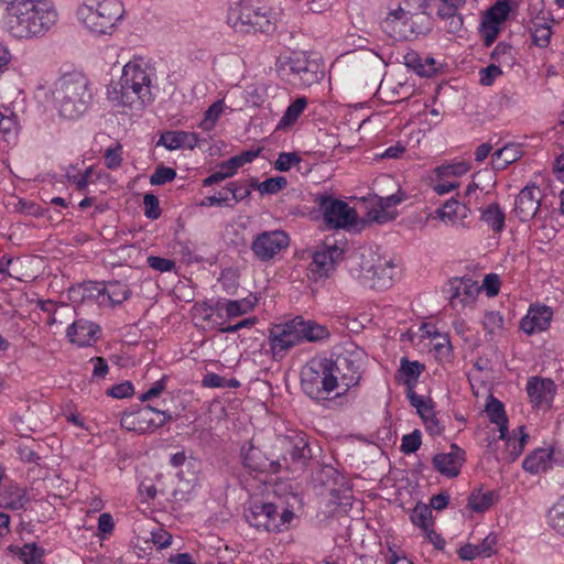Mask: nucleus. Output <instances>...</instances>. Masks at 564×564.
<instances>
[{"label":"nucleus","instance_id":"obj_1","mask_svg":"<svg viewBox=\"0 0 564 564\" xmlns=\"http://www.w3.org/2000/svg\"><path fill=\"white\" fill-rule=\"evenodd\" d=\"M57 13L45 0H24L6 8L3 28L14 39L41 36L56 22Z\"/></svg>","mask_w":564,"mask_h":564},{"label":"nucleus","instance_id":"obj_2","mask_svg":"<svg viewBox=\"0 0 564 564\" xmlns=\"http://www.w3.org/2000/svg\"><path fill=\"white\" fill-rule=\"evenodd\" d=\"M153 69L141 61H130L119 82L108 88V98L117 106L142 109L154 99L152 94Z\"/></svg>","mask_w":564,"mask_h":564},{"label":"nucleus","instance_id":"obj_3","mask_svg":"<svg viewBox=\"0 0 564 564\" xmlns=\"http://www.w3.org/2000/svg\"><path fill=\"white\" fill-rule=\"evenodd\" d=\"M50 98L59 117L74 120L87 111L93 91L85 75L66 73L53 83Z\"/></svg>","mask_w":564,"mask_h":564},{"label":"nucleus","instance_id":"obj_4","mask_svg":"<svg viewBox=\"0 0 564 564\" xmlns=\"http://www.w3.org/2000/svg\"><path fill=\"white\" fill-rule=\"evenodd\" d=\"M329 336L326 327L301 316L273 325L269 330V347L274 360L282 359L286 352L304 341H318Z\"/></svg>","mask_w":564,"mask_h":564},{"label":"nucleus","instance_id":"obj_5","mask_svg":"<svg viewBox=\"0 0 564 564\" xmlns=\"http://www.w3.org/2000/svg\"><path fill=\"white\" fill-rule=\"evenodd\" d=\"M279 14L252 0H239L230 6L227 23L240 33H272Z\"/></svg>","mask_w":564,"mask_h":564},{"label":"nucleus","instance_id":"obj_6","mask_svg":"<svg viewBox=\"0 0 564 564\" xmlns=\"http://www.w3.org/2000/svg\"><path fill=\"white\" fill-rule=\"evenodd\" d=\"M123 13L124 9L119 0H101L96 6L84 3L77 10L78 19L97 34L110 33Z\"/></svg>","mask_w":564,"mask_h":564},{"label":"nucleus","instance_id":"obj_7","mask_svg":"<svg viewBox=\"0 0 564 564\" xmlns=\"http://www.w3.org/2000/svg\"><path fill=\"white\" fill-rule=\"evenodd\" d=\"M301 387L307 397L321 401L335 391L337 381L325 359L312 360L301 371Z\"/></svg>","mask_w":564,"mask_h":564},{"label":"nucleus","instance_id":"obj_8","mask_svg":"<svg viewBox=\"0 0 564 564\" xmlns=\"http://www.w3.org/2000/svg\"><path fill=\"white\" fill-rule=\"evenodd\" d=\"M243 517L257 530L282 532L288 530L294 518V512L290 509H283L279 513L276 506L271 502H250L245 508Z\"/></svg>","mask_w":564,"mask_h":564},{"label":"nucleus","instance_id":"obj_9","mask_svg":"<svg viewBox=\"0 0 564 564\" xmlns=\"http://www.w3.org/2000/svg\"><path fill=\"white\" fill-rule=\"evenodd\" d=\"M360 272L372 289L386 290L392 285L397 265L392 258L367 249L360 254Z\"/></svg>","mask_w":564,"mask_h":564},{"label":"nucleus","instance_id":"obj_10","mask_svg":"<svg viewBox=\"0 0 564 564\" xmlns=\"http://www.w3.org/2000/svg\"><path fill=\"white\" fill-rule=\"evenodd\" d=\"M324 359L329 371L336 378L337 388L343 387V390L346 391L359 383L365 360L364 350L345 348L336 355L335 359Z\"/></svg>","mask_w":564,"mask_h":564},{"label":"nucleus","instance_id":"obj_11","mask_svg":"<svg viewBox=\"0 0 564 564\" xmlns=\"http://www.w3.org/2000/svg\"><path fill=\"white\" fill-rule=\"evenodd\" d=\"M170 419L167 412L151 405H132L122 413L120 424L127 431L143 434L163 426Z\"/></svg>","mask_w":564,"mask_h":564},{"label":"nucleus","instance_id":"obj_12","mask_svg":"<svg viewBox=\"0 0 564 564\" xmlns=\"http://www.w3.org/2000/svg\"><path fill=\"white\" fill-rule=\"evenodd\" d=\"M314 203L322 213L327 228H348L357 223L356 210L341 199H337L327 194H317L314 198Z\"/></svg>","mask_w":564,"mask_h":564},{"label":"nucleus","instance_id":"obj_13","mask_svg":"<svg viewBox=\"0 0 564 564\" xmlns=\"http://www.w3.org/2000/svg\"><path fill=\"white\" fill-rule=\"evenodd\" d=\"M343 258L344 249L336 242H323L316 248L312 256V261L308 267L312 276L315 280L330 276Z\"/></svg>","mask_w":564,"mask_h":564},{"label":"nucleus","instance_id":"obj_14","mask_svg":"<svg viewBox=\"0 0 564 564\" xmlns=\"http://www.w3.org/2000/svg\"><path fill=\"white\" fill-rule=\"evenodd\" d=\"M290 245V237L284 230H267L254 236L251 251L254 258L261 262L272 260Z\"/></svg>","mask_w":564,"mask_h":564},{"label":"nucleus","instance_id":"obj_15","mask_svg":"<svg viewBox=\"0 0 564 564\" xmlns=\"http://www.w3.org/2000/svg\"><path fill=\"white\" fill-rule=\"evenodd\" d=\"M480 291L481 286L468 276L453 278L448 280L444 288V292L448 296L449 305L457 311L473 305Z\"/></svg>","mask_w":564,"mask_h":564},{"label":"nucleus","instance_id":"obj_16","mask_svg":"<svg viewBox=\"0 0 564 564\" xmlns=\"http://www.w3.org/2000/svg\"><path fill=\"white\" fill-rule=\"evenodd\" d=\"M240 454L243 466L251 471H270L275 474L283 468H289L286 456L270 459L259 447L254 446L251 441L242 445Z\"/></svg>","mask_w":564,"mask_h":564},{"label":"nucleus","instance_id":"obj_17","mask_svg":"<svg viewBox=\"0 0 564 564\" xmlns=\"http://www.w3.org/2000/svg\"><path fill=\"white\" fill-rule=\"evenodd\" d=\"M278 443L285 452L282 456L288 457L290 470L302 469L312 456L308 443L302 434L281 436Z\"/></svg>","mask_w":564,"mask_h":564},{"label":"nucleus","instance_id":"obj_18","mask_svg":"<svg viewBox=\"0 0 564 564\" xmlns=\"http://www.w3.org/2000/svg\"><path fill=\"white\" fill-rule=\"evenodd\" d=\"M541 189L533 185H528L520 191L514 203V215L520 221H528L532 219L540 207Z\"/></svg>","mask_w":564,"mask_h":564},{"label":"nucleus","instance_id":"obj_19","mask_svg":"<svg viewBox=\"0 0 564 564\" xmlns=\"http://www.w3.org/2000/svg\"><path fill=\"white\" fill-rule=\"evenodd\" d=\"M289 65L291 74L304 86H312L324 76L322 65L305 56L291 58Z\"/></svg>","mask_w":564,"mask_h":564},{"label":"nucleus","instance_id":"obj_20","mask_svg":"<svg viewBox=\"0 0 564 564\" xmlns=\"http://www.w3.org/2000/svg\"><path fill=\"white\" fill-rule=\"evenodd\" d=\"M555 390L554 382L547 378L531 377L527 382V393L534 406H550Z\"/></svg>","mask_w":564,"mask_h":564},{"label":"nucleus","instance_id":"obj_21","mask_svg":"<svg viewBox=\"0 0 564 564\" xmlns=\"http://www.w3.org/2000/svg\"><path fill=\"white\" fill-rule=\"evenodd\" d=\"M465 462V452L457 445H451V452L440 453L433 457L434 468L448 478L456 477Z\"/></svg>","mask_w":564,"mask_h":564},{"label":"nucleus","instance_id":"obj_22","mask_svg":"<svg viewBox=\"0 0 564 564\" xmlns=\"http://www.w3.org/2000/svg\"><path fill=\"white\" fill-rule=\"evenodd\" d=\"M553 312L546 305H532L521 321V329L532 335L545 330L550 326Z\"/></svg>","mask_w":564,"mask_h":564},{"label":"nucleus","instance_id":"obj_23","mask_svg":"<svg viewBox=\"0 0 564 564\" xmlns=\"http://www.w3.org/2000/svg\"><path fill=\"white\" fill-rule=\"evenodd\" d=\"M98 332L99 327L96 324L79 319L68 326L66 336L70 343L85 347L91 344Z\"/></svg>","mask_w":564,"mask_h":564},{"label":"nucleus","instance_id":"obj_24","mask_svg":"<svg viewBox=\"0 0 564 564\" xmlns=\"http://www.w3.org/2000/svg\"><path fill=\"white\" fill-rule=\"evenodd\" d=\"M69 299L73 302H97L104 304V283L86 281L69 289Z\"/></svg>","mask_w":564,"mask_h":564},{"label":"nucleus","instance_id":"obj_25","mask_svg":"<svg viewBox=\"0 0 564 564\" xmlns=\"http://www.w3.org/2000/svg\"><path fill=\"white\" fill-rule=\"evenodd\" d=\"M198 134L187 131H167L161 134L158 145L173 151L182 148L193 150L198 145Z\"/></svg>","mask_w":564,"mask_h":564},{"label":"nucleus","instance_id":"obj_26","mask_svg":"<svg viewBox=\"0 0 564 564\" xmlns=\"http://www.w3.org/2000/svg\"><path fill=\"white\" fill-rule=\"evenodd\" d=\"M257 299L227 300L219 299L214 305V310L219 316L225 315L228 318L238 317L252 311Z\"/></svg>","mask_w":564,"mask_h":564},{"label":"nucleus","instance_id":"obj_27","mask_svg":"<svg viewBox=\"0 0 564 564\" xmlns=\"http://www.w3.org/2000/svg\"><path fill=\"white\" fill-rule=\"evenodd\" d=\"M29 500L26 489L17 485H9L0 492L1 508L10 510L25 509Z\"/></svg>","mask_w":564,"mask_h":564},{"label":"nucleus","instance_id":"obj_28","mask_svg":"<svg viewBox=\"0 0 564 564\" xmlns=\"http://www.w3.org/2000/svg\"><path fill=\"white\" fill-rule=\"evenodd\" d=\"M552 451L547 448H538L528 455L522 467L530 474L544 473L552 466Z\"/></svg>","mask_w":564,"mask_h":564},{"label":"nucleus","instance_id":"obj_29","mask_svg":"<svg viewBox=\"0 0 564 564\" xmlns=\"http://www.w3.org/2000/svg\"><path fill=\"white\" fill-rule=\"evenodd\" d=\"M523 152L519 145L508 144L497 150L491 158L492 169L496 171H502L510 164L521 159Z\"/></svg>","mask_w":564,"mask_h":564},{"label":"nucleus","instance_id":"obj_30","mask_svg":"<svg viewBox=\"0 0 564 564\" xmlns=\"http://www.w3.org/2000/svg\"><path fill=\"white\" fill-rule=\"evenodd\" d=\"M424 370V365L419 361H410L406 358L401 359L400 369L398 370L399 380L405 384L409 390L416 384L420 375Z\"/></svg>","mask_w":564,"mask_h":564},{"label":"nucleus","instance_id":"obj_31","mask_svg":"<svg viewBox=\"0 0 564 564\" xmlns=\"http://www.w3.org/2000/svg\"><path fill=\"white\" fill-rule=\"evenodd\" d=\"M487 415L491 423L499 426V438L506 440L508 434V419L506 416L503 404L496 399H491L486 406Z\"/></svg>","mask_w":564,"mask_h":564},{"label":"nucleus","instance_id":"obj_32","mask_svg":"<svg viewBox=\"0 0 564 564\" xmlns=\"http://www.w3.org/2000/svg\"><path fill=\"white\" fill-rule=\"evenodd\" d=\"M480 219L495 232H501L505 228L506 215L497 203H492L482 209Z\"/></svg>","mask_w":564,"mask_h":564},{"label":"nucleus","instance_id":"obj_33","mask_svg":"<svg viewBox=\"0 0 564 564\" xmlns=\"http://www.w3.org/2000/svg\"><path fill=\"white\" fill-rule=\"evenodd\" d=\"M498 496L492 490H474L469 498L467 507L475 512H485L496 502Z\"/></svg>","mask_w":564,"mask_h":564},{"label":"nucleus","instance_id":"obj_34","mask_svg":"<svg viewBox=\"0 0 564 564\" xmlns=\"http://www.w3.org/2000/svg\"><path fill=\"white\" fill-rule=\"evenodd\" d=\"M404 64L412 68L417 75L423 77H430L435 73L434 59H423L415 52H409L404 55Z\"/></svg>","mask_w":564,"mask_h":564},{"label":"nucleus","instance_id":"obj_35","mask_svg":"<svg viewBox=\"0 0 564 564\" xmlns=\"http://www.w3.org/2000/svg\"><path fill=\"white\" fill-rule=\"evenodd\" d=\"M307 107L306 97L296 98L285 110L276 124V130H283L293 126Z\"/></svg>","mask_w":564,"mask_h":564},{"label":"nucleus","instance_id":"obj_36","mask_svg":"<svg viewBox=\"0 0 564 564\" xmlns=\"http://www.w3.org/2000/svg\"><path fill=\"white\" fill-rule=\"evenodd\" d=\"M130 289L127 284L119 281L109 282L104 284V302L108 300L111 305H119L130 296Z\"/></svg>","mask_w":564,"mask_h":564},{"label":"nucleus","instance_id":"obj_37","mask_svg":"<svg viewBox=\"0 0 564 564\" xmlns=\"http://www.w3.org/2000/svg\"><path fill=\"white\" fill-rule=\"evenodd\" d=\"M408 18V12L399 7L388 13L387 18L381 22V29L395 40L406 39L405 35L395 31V22Z\"/></svg>","mask_w":564,"mask_h":564},{"label":"nucleus","instance_id":"obj_38","mask_svg":"<svg viewBox=\"0 0 564 564\" xmlns=\"http://www.w3.org/2000/svg\"><path fill=\"white\" fill-rule=\"evenodd\" d=\"M410 518L412 523L423 531H429L433 527L432 509L424 503H417L412 510Z\"/></svg>","mask_w":564,"mask_h":564},{"label":"nucleus","instance_id":"obj_39","mask_svg":"<svg viewBox=\"0 0 564 564\" xmlns=\"http://www.w3.org/2000/svg\"><path fill=\"white\" fill-rule=\"evenodd\" d=\"M470 170V165L465 161H459L455 163L442 164L434 169L435 175L445 180L448 177H459L466 174Z\"/></svg>","mask_w":564,"mask_h":564},{"label":"nucleus","instance_id":"obj_40","mask_svg":"<svg viewBox=\"0 0 564 564\" xmlns=\"http://www.w3.org/2000/svg\"><path fill=\"white\" fill-rule=\"evenodd\" d=\"M14 553L25 564H40L43 557V550L35 543L17 546Z\"/></svg>","mask_w":564,"mask_h":564},{"label":"nucleus","instance_id":"obj_41","mask_svg":"<svg viewBox=\"0 0 564 564\" xmlns=\"http://www.w3.org/2000/svg\"><path fill=\"white\" fill-rule=\"evenodd\" d=\"M510 13V6L506 0H499L491 6L484 14V19L495 24H502Z\"/></svg>","mask_w":564,"mask_h":564},{"label":"nucleus","instance_id":"obj_42","mask_svg":"<svg viewBox=\"0 0 564 564\" xmlns=\"http://www.w3.org/2000/svg\"><path fill=\"white\" fill-rule=\"evenodd\" d=\"M19 131L18 117L14 113L6 115L0 111V134L4 140L10 141Z\"/></svg>","mask_w":564,"mask_h":564},{"label":"nucleus","instance_id":"obj_43","mask_svg":"<svg viewBox=\"0 0 564 564\" xmlns=\"http://www.w3.org/2000/svg\"><path fill=\"white\" fill-rule=\"evenodd\" d=\"M223 111H224V101L223 100L215 101L205 111L204 119L202 120L199 127L205 131L213 130Z\"/></svg>","mask_w":564,"mask_h":564},{"label":"nucleus","instance_id":"obj_44","mask_svg":"<svg viewBox=\"0 0 564 564\" xmlns=\"http://www.w3.org/2000/svg\"><path fill=\"white\" fill-rule=\"evenodd\" d=\"M288 184V181L283 176L270 177L263 182H253L252 186L256 187L261 194H276Z\"/></svg>","mask_w":564,"mask_h":564},{"label":"nucleus","instance_id":"obj_45","mask_svg":"<svg viewBox=\"0 0 564 564\" xmlns=\"http://www.w3.org/2000/svg\"><path fill=\"white\" fill-rule=\"evenodd\" d=\"M552 35L551 26L544 22H534L532 31L533 43L539 47H546Z\"/></svg>","mask_w":564,"mask_h":564},{"label":"nucleus","instance_id":"obj_46","mask_svg":"<svg viewBox=\"0 0 564 564\" xmlns=\"http://www.w3.org/2000/svg\"><path fill=\"white\" fill-rule=\"evenodd\" d=\"M490 56L499 64H505L507 66H511L514 62L512 46L505 42H499L491 52Z\"/></svg>","mask_w":564,"mask_h":564},{"label":"nucleus","instance_id":"obj_47","mask_svg":"<svg viewBox=\"0 0 564 564\" xmlns=\"http://www.w3.org/2000/svg\"><path fill=\"white\" fill-rule=\"evenodd\" d=\"M460 209V204L456 199H448L441 208L436 210L437 217L443 221L448 220L451 223H455L458 217Z\"/></svg>","mask_w":564,"mask_h":564},{"label":"nucleus","instance_id":"obj_48","mask_svg":"<svg viewBox=\"0 0 564 564\" xmlns=\"http://www.w3.org/2000/svg\"><path fill=\"white\" fill-rule=\"evenodd\" d=\"M549 519L551 525L564 535V498H561L550 510Z\"/></svg>","mask_w":564,"mask_h":564},{"label":"nucleus","instance_id":"obj_49","mask_svg":"<svg viewBox=\"0 0 564 564\" xmlns=\"http://www.w3.org/2000/svg\"><path fill=\"white\" fill-rule=\"evenodd\" d=\"M500 24H495L482 18L480 32L486 47H490L494 44L500 33Z\"/></svg>","mask_w":564,"mask_h":564},{"label":"nucleus","instance_id":"obj_50","mask_svg":"<svg viewBox=\"0 0 564 564\" xmlns=\"http://www.w3.org/2000/svg\"><path fill=\"white\" fill-rule=\"evenodd\" d=\"M466 0H441V3L437 8V15L441 19H445L446 17H453L458 14V10L464 7Z\"/></svg>","mask_w":564,"mask_h":564},{"label":"nucleus","instance_id":"obj_51","mask_svg":"<svg viewBox=\"0 0 564 564\" xmlns=\"http://www.w3.org/2000/svg\"><path fill=\"white\" fill-rule=\"evenodd\" d=\"M175 177L176 172L174 169L167 166H159L150 176V183L152 185H163L165 183L172 182Z\"/></svg>","mask_w":564,"mask_h":564},{"label":"nucleus","instance_id":"obj_52","mask_svg":"<svg viewBox=\"0 0 564 564\" xmlns=\"http://www.w3.org/2000/svg\"><path fill=\"white\" fill-rule=\"evenodd\" d=\"M301 162V158L294 152H281L274 163V167L281 172H288L293 165Z\"/></svg>","mask_w":564,"mask_h":564},{"label":"nucleus","instance_id":"obj_53","mask_svg":"<svg viewBox=\"0 0 564 564\" xmlns=\"http://www.w3.org/2000/svg\"><path fill=\"white\" fill-rule=\"evenodd\" d=\"M147 263H148V265L151 269H153L155 271H159L161 273L171 272L176 267L174 260H171V259H167V258L158 257V256H150V257H148Z\"/></svg>","mask_w":564,"mask_h":564},{"label":"nucleus","instance_id":"obj_54","mask_svg":"<svg viewBox=\"0 0 564 564\" xmlns=\"http://www.w3.org/2000/svg\"><path fill=\"white\" fill-rule=\"evenodd\" d=\"M422 444L421 433L419 430L413 431L402 437L401 451L404 454H411L416 452Z\"/></svg>","mask_w":564,"mask_h":564},{"label":"nucleus","instance_id":"obj_55","mask_svg":"<svg viewBox=\"0 0 564 564\" xmlns=\"http://www.w3.org/2000/svg\"><path fill=\"white\" fill-rule=\"evenodd\" d=\"M144 215L149 219H158L161 216L159 198L153 194L143 196Z\"/></svg>","mask_w":564,"mask_h":564},{"label":"nucleus","instance_id":"obj_56","mask_svg":"<svg viewBox=\"0 0 564 564\" xmlns=\"http://www.w3.org/2000/svg\"><path fill=\"white\" fill-rule=\"evenodd\" d=\"M502 317L497 312L486 313L482 321L484 329L490 336H494L497 333V330L502 328Z\"/></svg>","mask_w":564,"mask_h":564},{"label":"nucleus","instance_id":"obj_57","mask_svg":"<svg viewBox=\"0 0 564 564\" xmlns=\"http://www.w3.org/2000/svg\"><path fill=\"white\" fill-rule=\"evenodd\" d=\"M121 153H122V148L120 144H117L113 148H108L105 151V155H104L105 165L110 170L118 169L122 163Z\"/></svg>","mask_w":564,"mask_h":564},{"label":"nucleus","instance_id":"obj_58","mask_svg":"<svg viewBox=\"0 0 564 564\" xmlns=\"http://www.w3.org/2000/svg\"><path fill=\"white\" fill-rule=\"evenodd\" d=\"M368 216L370 220L377 224H386L388 221L393 220L397 216V213L389 210L387 208H382L380 205L377 204L376 207L369 210Z\"/></svg>","mask_w":564,"mask_h":564},{"label":"nucleus","instance_id":"obj_59","mask_svg":"<svg viewBox=\"0 0 564 564\" xmlns=\"http://www.w3.org/2000/svg\"><path fill=\"white\" fill-rule=\"evenodd\" d=\"M502 74V70L496 64H490L479 72L480 84L484 86H490L494 80Z\"/></svg>","mask_w":564,"mask_h":564},{"label":"nucleus","instance_id":"obj_60","mask_svg":"<svg viewBox=\"0 0 564 564\" xmlns=\"http://www.w3.org/2000/svg\"><path fill=\"white\" fill-rule=\"evenodd\" d=\"M133 391H134V389H133L132 383L129 381H126V382L112 386L108 390V394L116 399H123V398H128V397L132 395Z\"/></svg>","mask_w":564,"mask_h":564},{"label":"nucleus","instance_id":"obj_61","mask_svg":"<svg viewBox=\"0 0 564 564\" xmlns=\"http://www.w3.org/2000/svg\"><path fill=\"white\" fill-rule=\"evenodd\" d=\"M497 536L492 533L488 534L482 541L477 544L481 557H490L496 553Z\"/></svg>","mask_w":564,"mask_h":564},{"label":"nucleus","instance_id":"obj_62","mask_svg":"<svg viewBox=\"0 0 564 564\" xmlns=\"http://www.w3.org/2000/svg\"><path fill=\"white\" fill-rule=\"evenodd\" d=\"M228 191H230L231 194L230 202L234 200V203L243 200L251 193L250 188L245 187L236 182H230L228 184Z\"/></svg>","mask_w":564,"mask_h":564},{"label":"nucleus","instance_id":"obj_63","mask_svg":"<svg viewBox=\"0 0 564 564\" xmlns=\"http://www.w3.org/2000/svg\"><path fill=\"white\" fill-rule=\"evenodd\" d=\"M152 542L159 549H165L171 545L172 535L164 529H158L152 532Z\"/></svg>","mask_w":564,"mask_h":564},{"label":"nucleus","instance_id":"obj_64","mask_svg":"<svg viewBox=\"0 0 564 564\" xmlns=\"http://www.w3.org/2000/svg\"><path fill=\"white\" fill-rule=\"evenodd\" d=\"M481 288L486 290L488 296L497 295L500 288L499 276L494 273L486 275Z\"/></svg>","mask_w":564,"mask_h":564}]
</instances>
